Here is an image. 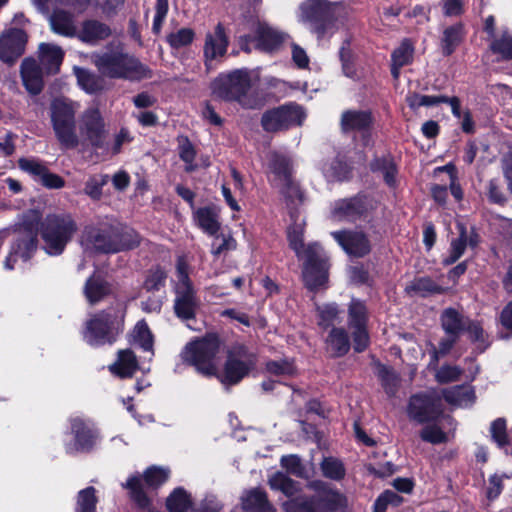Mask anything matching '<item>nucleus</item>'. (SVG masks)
I'll return each instance as SVG.
<instances>
[{
	"label": "nucleus",
	"mask_w": 512,
	"mask_h": 512,
	"mask_svg": "<svg viewBox=\"0 0 512 512\" xmlns=\"http://www.w3.org/2000/svg\"><path fill=\"white\" fill-rule=\"evenodd\" d=\"M272 183L281 190L290 208V217L293 224L288 227L287 238L290 248L295 252L298 259L304 261L303 278L306 286L317 289L323 286L328 279L327 257L318 243L303 242L305 220L297 215L292 205L301 203L302 192L298 185L291 179L292 162L283 154L272 153L269 162Z\"/></svg>",
	"instance_id": "nucleus-1"
},
{
	"label": "nucleus",
	"mask_w": 512,
	"mask_h": 512,
	"mask_svg": "<svg viewBox=\"0 0 512 512\" xmlns=\"http://www.w3.org/2000/svg\"><path fill=\"white\" fill-rule=\"evenodd\" d=\"M79 104L71 99L60 97L52 100L49 107L51 127L60 147L75 149L79 145L102 148L105 137V122L98 108L86 109L79 118L76 115Z\"/></svg>",
	"instance_id": "nucleus-2"
},
{
	"label": "nucleus",
	"mask_w": 512,
	"mask_h": 512,
	"mask_svg": "<svg viewBox=\"0 0 512 512\" xmlns=\"http://www.w3.org/2000/svg\"><path fill=\"white\" fill-rule=\"evenodd\" d=\"M251 85L250 73L240 69L219 75L212 83V91L222 100L236 101L246 109H259L263 102L256 92L251 91Z\"/></svg>",
	"instance_id": "nucleus-3"
},
{
	"label": "nucleus",
	"mask_w": 512,
	"mask_h": 512,
	"mask_svg": "<svg viewBox=\"0 0 512 512\" xmlns=\"http://www.w3.org/2000/svg\"><path fill=\"white\" fill-rule=\"evenodd\" d=\"M92 62L99 73L108 78L139 80L147 76L146 67L119 46L94 53Z\"/></svg>",
	"instance_id": "nucleus-4"
},
{
	"label": "nucleus",
	"mask_w": 512,
	"mask_h": 512,
	"mask_svg": "<svg viewBox=\"0 0 512 512\" xmlns=\"http://www.w3.org/2000/svg\"><path fill=\"white\" fill-rule=\"evenodd\" d=\"M222 352V343L216 334L189 342L182 351L185 362L193 365L198 372L206 376L217 375V367Z\"/></svg>",
	"instance_id": "nucleus-5"
},
{
	"label": "nucleus",
	"mask_w": 512,
	"mask_h": 512,
	"mask_svg": "<svg viewBox=\"0 0 512 512\" xmlns=\"http://www.w3.org/2000/svg\"><path fill=\"white\" fill-rule=\"evenodd\" d=\"M190 266L184 256H179L176 263L173 289L175 293L174 311L183 320L193 319L199 306L196 290L190 279Z\"/></svg>",
	"instance_id": "nucleus-6"
},
{
	"label": "nucleus",
	"mask_w": 512,
	"mask_h": 512,
	"mask_svg": "<svg viewBox=\"0 0 512 512\" xmlns=\"http://www.w3.org/2000/svg\"><path fill=\"white\" fill-rule=\"evenodd\" d=\"M77 231L73 217L68 213L49 214L41 224L44 248L49 255H60Z\"/></svg>",
	"instance_id": "nucleus-7"
},
{
	"label": "nucleus",
	"mask_w": 512,
	"mask_h": 512,
	"mask_svg": "<svg viewBox=\"0 0 512 512\" xmlns=\"http://www.w3.org/2000/svg\"><path fill=\"white\" fill-rule=\"evenodd\" d=\"M40 216L35 211H28L17 226V238L6 257L4 266L11 270L18 259L27 262L37 249V235L39 231Z\"/></svg>",
	"instance_id": "nucleus-8"
},
{
	"label": "nucleus",
	"mask_w": 512,
	"mask_h": 512,
	"mask_svg": "<svg viewBox=\"0 0 512 512\" xmlns=\"http://www.w3.org/2000/svg\"><path fill=\"white\" fill-rule=\"evenodd\" d=\"M131 242L118 243V233L110 225L102 227H86L81 238V245L86 252L99 251L105 253L118 252L124 249H132L139 245L140 237L135 231L128 232Z\"/></svg>",
	"instance_id": "nucleus-9"
},
{
	"label": "nucleus",
	"mask_w": 512,
	"mask_h": 512,
	"mask_svg": "<svg viewBox=\"0 0 512 512\" xmlns=\"http://www.w3.org/2000/svg\"><path fill=\"white\" fill-rule=\"evenodd\" d=\"M344 498L337 491L320 489L315 495H296L282 505L285 512H335L343 505Z\"/></svg>",
	"instance_id": "nucleus-10"
},
{
	"label": "nucleus",
	"mask_w": 512,
	"mask_h": 512,
	"mask_svg": "<svg viewBox=\"0 0 512 512\" xmlns=\"http://www.w3.org/2000/svg\"><path fill=\"white\" fill-rule=\"evenodd\" d=\"M121 330L120 316L102 311L86 322L83 338L90 346L98 347L112 344Z\"/></svg>",
	"instance_id": "nucleus-11"
},
{
	"label": "nucleus",
	"mask_w": 512,
	"mask_h": 512,
	"mask_svg": "<svg viewBox=\"0 0 512 512\" xmlns=\"http://www.w3.org/2000/svg\"><path fill=\"white\" fill-rule=\"evenodd\" d=\"M338 5L326 0H306L300 6V21L307 24L318 37L325 35L332 24Z\"/></svg>",
	"instance_id": "nucleus-12"
},
{
	"label": "nucleus",
	"mask_w": 512,
	"mask_h": 512,
	"mask_svg": "<svg viewBox=\"0 0 512 512\" xmlns=\"http://www.w3.org/2000/svg\"><path fill=\"white\" fill-rule=\"evenodd\" d=\"M368 311L363 301L353 298L348 306V327L352 333L353 348L360 353L369 345Z\"/></svg>",
	"instance_id": "nucleus-13"
},
{
	"label": "nucleus",
	"mask_w": 512,
	"mask_h": 512,
	"mask_svg": "<svg viewBox=\"0 0 512 512\" xmlns=\"http://www.w3.org/2000/svg\"><path fill=\"white\" fill-rule=\"evenodd\" d=\"M254 364L253 356L248 355L243 347H239L228 353L223 374L217 377L224 385L237 384L249 373Z\"/></svg>",
	"instance_id": "nucleus-14"
},
{
	"label": "nucleus",
	"mask_w": 512,
	"mask_h": 512,
	"mask_svg": "<svg viewBox=\"0 0 512 512\" xmlns=\"http://www.w3.org/2000/svg\"><path fill=\"white\" fill-rule=\"evenodd\" d=\"M305 116L300 106L291 104L266 112L261 122L264 130L274 132L292 125H301Z\"/></svg>",
	"instance_id": "nucleus-15"
},
{
	"label": "nucleus",
	"mask_w": 512,
	"mask_h": 512,
	"mask_svg": "<svg viewBox=\"0 0 512 512\" xmlns=\"http://www.w3.org/2000/svg\"><path fill=\"white\" fill-rule=\"evenodd\" d=\"M407 413L410 419L418 423L437 421L441 415L440 400L432 393L413 395Z\"/></svg>",
	"instance_id": "nucleus-16"
},
{
	"label": "nucleus",
	"mask_w": 512,
	"mask_h": 512,
	"mask_svg": "<svg viewBox=\"0 0 512 512\" xmlns=\"http://www.w3.org/2000/svg\"><path fill=\"white\" fill-rule=\"evenodd\" d=\"M72 439L65 443L68 454L90 451L98 440V432L81 418L71 419Z\"/></svg>",
	"instance_id": "nucleus-17"
},
{
	"label": "nucleus",
	"mask_w": 512,
	"mask_h": 512,
	"mask_svg": "<svg viewBox=\"0 0 512 512\" xmlns=\"http://www.w3.org/2000/svg\"><path fill=\"white\" fill-rule=\"evenodd\" d=\"M248 39L260 51L273 53L281 49L290 40V37L288 34L269 26L265 22H258L255 35L248 37Z\"/></svg>",
	"instance_id": "nucleus-18"
},
{
	"label": "nucleus",
	"mask_w": 512,
	"mask_h": 512,
	"mask_svg": "<svg viewBox=\"0 0 512 512\" xmlns=\"http://www.w3.org/2000/svg\"><path fill=\"white\" fill-rule=\"evenodd\" d=\"M229 37L222 23H218L212 31L205 34L203 56L205 66L210 68L215 60L223 58L228 50Z\"/></svg>",
	"instance_id": "nucleus-19"
},
{
	"label": "nucleus",
	"mask_w": 512,
	"mask_h": 512,
	"mask_svg": "<svg viewBox=\"0 0 512 512\" xmlns=\"http://www.w3.org/2000/svg\"><path fill=\"white\" fill-rule=\"evenodd\" d=\"M27 35L22 29L12 28L0 37V59L14 63L25 51Z\"/></svg>",
	"instance_id": "nucleus-20"
},
{
	"label": "nucleus",
	"mask_w": 512,
	"mask_h": 512,
	"mask_svg": "<svg viewBox=\"0 0 512 512\" xmlns=\"http://www.w3.org/2000/svg\"><path fill=\"white\" fill-rule=\"evenodd\" d=\"M367 210L368 204L365 197L356 196L340 199L335 201L331 211V217L335 221L354 222L362 218Z\"/></svg>",
	"instance_id": "nucleus-21"
},
{
	"label": "nucleus",
	"mask_w": 512,
	"mask_h": 512,
	"mask_svg": "<svg viewBox=\"0 0 512 512\" xmlns=\"http://www.w3.org/2000/svg\"><path fill=\"white\" fill-rule=\"evenodd\" d=\"M373 124V117L367 110H346L340 118L341 130L344 133L360 132L363 135L364 145L369 144V130Z\"/></svg>",
	"instance_id": "nucleus-22"
},
{
	"label": "nucleus",
	"mask_w": 512,
	"mask_h": 512,
	"mask_svg": "<svg viewBox=\"0 0 512 512\" xmlns=\"http://www.w3.org/2000/svg\"><path fill=\"white\" fill-rule=\"evenodd\" d=\"M343 250L355 257H363L370 252V243L366 235L357 231H336L331 233Z\"/></svg>",
	"instance_id": "nucleus-23"
},
{
	"label": "nucleus",
	"mask_w": 512,
	"mask_h": 512,
	"mask_svg": "<svg viewBox=\"0 0 512 512\" xmlns=\"http://www.w3.org/2000/svg\"><path fill=\"white\" fill-rule=\"evenodd\" d=\"M23 85L31 95H38L44 87L43 72L34 58H25L20 67Z\"/></svg>",
	"instance_id": "nucleus-24"
},
{
	"label": "nucleus",
	"mask_w": 512,
	"mask_h": 512,
	"mask_svg": "<svg viewBox=\"0 0 512 512\" xmlns=\"http://www.w3.org/2000/svg\"><path fill=\"white\" fill-rule=\"evenodd\" d=\"M110 34L111 29L108 25L98 20L90 19L81 24L76 36L84 43L95 45L108 38Z\"/></svg>",
	"instance_id": "nucleus-25"
},
{
	"label": "nucleus",
	"mask_w": 512,
	"mask_h": 512,
	"mask_svg": "<svg viewBox=\"0 0 512 512\" xmlns=\"http://www.w3.org/2000/svg\"><path fill=\"white\" fill-rule=\"evenodd\" d=\"M39 60L47 74H56L63 61V50L54 44L41 43L38 49Z\"/></svg>",
	"instance_id": "nucleus-26"
},
{
	"label": "nucleus",
	"mask_w": 512,
	"mask_h": 512,
	"mask_svg": "<svg viewBox=\"0 0 512 512\" xmlns=\"http://www.w3.org/2000/svg\"><path fill=\"white\" fill-rule=\"evenodd\" d=\"M220 209L216 206H206L194 211V220L196 224L205 233L215 235L220 229Z\"/></svg>",
	"instance_id": "nucleus-27"
},
{
	"label": "nucleus",
	"mask_w": 512,
	"mask_h": 512,
	"mask_svg": "<svg viewBox=\"0 0 512 512\" xmlns=\"http://www.w3.org/2000/svg\"><path fill=\"white\" fill-rule=\"evenodd\" d=\"M138 369V362L134 352L131 349L119 350L117 360L109 366L112 374L120 378H128Z\"/></svg>",
	"instance_id": "nucleus-28"
},
{
	"label": "nucleus",
	"mask_w": 512,
	"mask_h": 512,
	"mask_svg": "<svg viewBox=\"0 0 512 512\" xmlns=\"http://www.w3.org/2000/svg\"><path fill=\"white\" fill-rule=\"evenodd\" d=\"M242 508L245 512H276L267 494L260 489L250 490L242 496Z\"/></svg>",
	"instance_id": "nucleus-29"
},
{
	"label": "nucleus",
	"mask_w": 512,
	"mask_h": 512,
	"mask_svg": "<svg viewBox=\"0 0 512 512\" xmlns=\"http://www.w3.org/2000/svg\"><path fill=\"white\" fill-rule=\"evenodd\" d=\"M327 351L333 357H341L350 349V339L343 327H333L326 338Z\"/></svg>",
	"instance_id": "nucleus-30"
},
{
	"label": "nucleus",
	"mask_w": 512,
	"mask_h": 512,
	"mask_svg": "<svg viewBox=\"0 0 512 512\" xmlns=\"http://www.w3.org/2000/svg\"><path fill=\"white\" fill-rule=\"evenodd\" d=\"M442 329L446 334L460 336L469 324V319L454 308H446L440 316Z\"/></svg>",
	"instance_id": "nucleus-31"
},
{
	"label": "nucleus",
	"mask_w": 512,
	"mask_h": 512,
	"mask_svg": "<svg viewBox=\"0 0 512 512\" xmlns=\"http://www.w3.org/2000/svg\"><path fill=\"white\" fill-rule=\"evenodd\" d=\"M111 292L110 285L99 275L91 276L85 284L84 294L90 304H96Z\"/></svg>",
	"instance_id": "nucleus-32"
},
{
	"label": "nucleus",
	"mask_w": 512,
	"mask_h": 512,
	"mask_svg": "<svg viewBox=\"0 0 512 512\" xmlns=\"http://www.w3.org/2000/svg\"><path fill=\"white\" fill-rule=\"evenodd\" d=\"M50 25L57 34L68 37L76 36L77 34L73 15L68 12L62 10L55 11L50 17Z\"/></svg>",
	"instance_id": "nucleus-33"
},
{
	"label": "nucleus",
	"mask_w": 512,
	"mask_h": 512,
	"mask_svg": "<svg viewBox=\"0 0 512 512\" xmlns=\"http://www.w3.org/2000/svg\"><path fill=\"white\" fill-rule=\"evenodd\" d=\"M413 46L408 40H404L392 53L391 73L394 79H398L400 69L408 65L413 58Z\"/></svg>",
	"instance_id": "nucleus-34"
},
{
	"label": "nucleus",
	"mask_w": 512,
	"mask_h": 512,
	"mask_svg": "<svg viewBox=\"0 0 512 512\" xmlns=\"http://www.w3.org/2000/svg\"><path fill=\"white\" fill-rule=\"evenodd\" d=\"M269 486L273 490L281 491L287 497L292 498L300 490L299 483L289 478L282 472H277L269 478Z\"/></svg>",
	"instance_id": "nucleus-35"
},
{
	"label": "nucleus",
	"mask_w": 512,
	"mask_h": 512,
	"mask_svg": "<svg viewBox=\"0 0 512 512\" xmlns=\"http://www.w3.org/2000/svg\"><path fill=\"white\" fill-rule=\"evenodd\" d=\"M408 293L426 297L432 294H440L444 289L429 277L416 278L406 287Z\"/></svg>",
	"instance_id": "nucleus-36"
},
{
	"label": "nucleus",
	"mask_w": 512,
	"mask_h": 512,
	"mask_svg": "<svg viewBox=\"0 0 512 512\" xmlns=\"http://www.w3.org/2000/svg\"><path fill=\"white\" fill-rule=\"evenodd\" d=\"M130 342L132 345L138 346L153 355V338L148 325L144 321H139L135 325Z\"/></svg>",
	"instance_id": "nucleus-37"
},
{
	"label": "nucleus",
	"mask_w": 512,
	"mask_h": 512,
	"mask_svg": "<svg viewBox=\"0 0 512 512\" xmlns=\"http://www.w3.org/2000/svg\"><path fill=\"white\" fill-rule=\"evenodd\" d=\"M445 400L453 405L468 406L474 401V392L468 386H456L443 391Z\"/></svg>",
	"instance_id": "nucleus-38"
},
{
	"label": "nucleus",
	"mask_w": 512,
	"mask_h": 512,
	"mask_svg": "<svg viewBox=\"0 0 512 512\" xmlns=\"http://www.w3.org/2000/svg\"><path fill=\"white\" fill-rule=\"evenodd\" d=\"M457 228L459 231V236L458 238L451 241L449 255L443 260L445 265H451L455 263L463 255L467 246L468 235L465 226L461 223H458Z\"/></svg>",
	"instance_id": "nucleus-39"
},
{
	"label": "nucleus",
	"mask_w": 512,
	"mask_h": 512,
	"mask_svg": "<svg viewBox=\"0 0 512 512\" xmlns=\"http://www.w3.org/2000/svg\"><path fill=\"white\" fill-rule=\"evenodd\" d=\"M464 36L463 26L456 24L446 28L443 32L441 47L444 55H451L461 43Z\"/></svg>",
	"instance_id": "nucleus-40"
},
{
	"label": "nucleus",
	"mask_w": 512,
	"mask_h": 512,
	"mask_svg": "<svg viewBox=\"0 0 512 512\" xmlns=\"http://www.w3.org/2000/svg\"><path fill=\"white\" fill-rule=\"evenodd\" d=\"M322 475L334 481H340L345 477L346 468L344 463L333 456L324 457L320 463Z\"/></svg>",
	"instance_id": "nucleus-41"
},
{
	"label": "nucleus",
	"mask_w": 512,
	"mask_h": 512,
	"mask_svg": "<svg viewBox=\"0 0 512 512\" xmlns=\"http://www.w3.org/2000/svg\"><path fill=\"white\" fill-rule=\"evenodd\" d=\"M370 167L373 172H379L383 175L386 184L389 186L395 184L397 169L394 160L390 156L374 159Z\"/></svg>",
	"instance_id": "nucleus-42"
},
{
	"label": "nucleus",
	"mask_w": 512,
	"mask_h": 512,
	"mask_svg": "<svg viewBox=\"0 0 512 512\" xmlns=\"http://www.w3.org/2000/svg\"><path fill=\"white\" fill-rule=\"evenodd\" d=\"M377 376L379 377L382 387L389 396H394L400 384L399 375L391 368L379 364L377 366Z\"/></svg>",
	"instance_id": "nucleus-43"
},
{
	"label": "nucleus",
	"mask_w": 512,
	"mask_h": 512,
	"mask_svg": "<svg viewBox=\"0 0 512 512\" xmlns=\"http://www.w3.org/2000/svg\"><path fill=\"white\" fill-rule=\"evenodd\" d=\"M78 84L87 93H96L103 89L102 79L84 68H75Z\"/></svg>",
	"instance_id": "nucleus-44"
},
{
	"label": "nucleus",
	"mask_w": 512,
	"mask_h": 512,
	"mask_svg": "<svg viewBox=\"0 0 512 512\" xmlns=\"http://www.w3.org/2000/svg\"><path fill=\"white\" fill-rule=\"evenodd\" d=\"M491 51L504 59H512V34L507 30L499 32L497 37L491 39L489 44Z\"/></svg>",
	"instance_id": "nucleus-45"
},
{
	"label": "nucleus",
	"mask_w": 512,
	"mask_h": 512,
	"mask_svg": "<svg viewBox=\"0 0 512 512\" xmlns=\"http://www.w3.org/2000/svg\"><path fill=\"white\" fill-rule=\"evenodd\" d=\"M191 504L190 495L183 488H176L166 501L169 512H187Z\"/></svg>",
	"instance_id": "nucleus-46"
},
{
	"label": "nucleus",
	"mask_w": 512,
	"mask_h": 512,
	"mask_svg": "<svg viewBox=\"0 0 512 512\" xmlns=\"http://www.w3.org/2000/svg\"><path fill=\"white\" fill-rule=\"evenodd\" d=\"M211 244V254L215 257L233 251L237 247V242L230 233L215 234Z\"/></svg>",
	"instance_id": "nucleus-47"
},
{
	"label": "nucleus",
	"mask_w": 512,
	"mask_h": 512,
	"mask_svg": "<svg viewBox=\"0 0 512 512\" xmlns=\"http://www.w3.org/2000/svg\"><path fill=\"white\" fill-rule=\"evenodd\" d=\"M94 487H87L79 491L75 512H96L97 497Z\"/></svg>",
	"instance_id": "nucleus-48"
},
{
	"label": "nucleus",
	"mask_w": 512,
	"mask_h": 512,
	"mask_svg": "<svg viewBox=\"0 0 512 512\" xmlns=\"http://www.w3.org/2000/svg\"><path fill=\"white\" fill-rule=\"evenodd\" d=\"M323 173L329 181H342L348 178L350 167L341 160H334L323 167Z\"/></svg>",
	"instance_id": "nucleus-49"
},
{
	"label": "nucleus",
	"mask_w": 512,
	"mask_h": 512,
	"mask_svg": "<svg viewBox=\"0 0 512 512\" xmlns=\"http://www.w3.org/2000/svg\"><path fill=\"white\" fill-rule=\"evenodd\" d=\"M126 488L130 490V494L132 499L137 503V505L141 508L149 507L150 500L147 497L146 493L142 489V480L138 476H132L128 479Z\"/></svg>",
	"instance_id": "nucleus-50"
},
{
	"label": "nucleus",
	"mask_w": 512,
	"mask_h": 512,
	"mask_svg": "<svg viewBox=\"0 0 512 512\" xmlns=\"http://www.w3.org/2000/svg\"><path fill=\"white\" fill-rule=\"evenodd\" d=\"M195 38V32L191 28H181L167 36V42L174 49L190 45Z\"/></svg>",
	"instance_id": "nucleus-51"
},
{
	"label": "nucleus",
	"mask_w": 512,
	"mask_h": 512,
	"mask_svg": "<svg viewBox=\"0 0 512 512\" xmlns=\"http://www.w3.org/2000/svg\"><path fill=\"white\" fill-rule=\"evenodd\" d=\"M167 278V273L160 267L152 268L148 271L143 288L148 291H158L164 287Z\"/></svg>",
	"instance_id": "nucleus-52"
},
{
	"label": "nucleus",
	"mask_w": 512,
	"mask_h": 512,
	"mask_svg": "<svg viewBox=\"0 0 512 512\" xmlns=\"http://www.w3.org/2000/svg\"><path fill=\"white\" fill-rule=\"evenodd\" d=\"M319 316V325L329 327L340 321L341 311L337 304L330 303L317 308Z\"/></svg>",
	"instance_id": "nucleus-53"
},
{
	"label": "nucleus",
	"mask_w": 512,
	"mask_h": 512,
	"mask_svg": "<svg viewBox=\"0 0 512 512\" xmlns=\"http://www.w3.org/2000/svg\"><path fill=\"white\" fill-rule=\"evenodd\" d=\"M446 335L447 336L439 342L438 348L433 347L432 353H431V361L429 363L430 367H432V366L435 367L439 361V358L441 356H444L447 353H449V351L452 349V347L454 346V344L456 343V341L459 338L458 335H453V334H446Z\"/></svg>",
	"instance_id": "nucleus-54"
},
{
	"label": "nucleus",
	"mask_w": 512,
	"mask_h": 512,
	"mask_svg": "<svg viewBox=\"0 0 512 512\" xmlns=\"http://www.w3.org/2000/svg\"><path fill=\"white\" fill-rule=\"evenodd\" d=\"M170 471L162 467L148 468L144 473V481L148 487L157 488L167 481Z\"/></svg>",
	"instance_id": "nucleus-55"
},
{
	"label": "nucleus",
	"mask_w": 512,
	"mask_h": 512,
	"mask_svg": "<svg viewBox=\"0 0 512 512\" xmlns=\"http://www.w3.org/2000/svg\"><path fill=\"white\" fill-rule=\"evenodd\" d=\"M108 180V175H95L90 177L85 184V193L92 199H100L102 187L108 183Z\"/></svg>",
	"instance_id": "nucleus-56"
},
{
	"label": "nucleus",
	"mask_w": 512,
	"mask_h": 512,
	"mask_svg": "<svg viewBox=\"0 0 512 512\" xmlns=\"http://www.w3.org/2000/svg\"><path fill=\"white\" fill-rule=\"evenodd\" d=\"M420 436L422 440L431 444H440L447 442L448 435L440 428L438 424H432L425 426Z\"/></svg>",
	"instance_id": "nucleus-57"
},
{
	"label": "nucleus",
	"mask_w": 512,
	"mask_h": 512,
	"mask_svg": "<svg viewBox=\"0 0 512 512\" xmlns=\"http://www.w3.org/2000/svg\"><path fill=\"white\" fill-rule=\"evenodd\" d=\"M490 434L492 440L499 446L504 447L508 443L506 421L498 418L491 423Z\"/></svg>",
	"instance_id": "nucleus-58"
},
{
	"label": "nucleus",
	"mask_w": 512,
	"mask_h": 512,
	"mask_svg": "<svg viewBox=\"0 0 512 512\" xmlns=\"http://www.w3.org/2000/svg\"><path fill=\"white\" fill-rule=\"evenodd\" d=\"M19 167L32 175L36 181H40L42 176L44 175L45 171L47 170V167L36 159H27L23 158L19 160Z\"/></svg>",
	"instance_id": "nucleus-59"
},
{
	"label": "nucleus",
	"mask_w": 512,
	"mask_h": 512,
	"mask_svg": "<svg viewBox=\"0 0 512 512\" xmlns=\"http://www.w3.org/2000/svg\"><path fill=\"white\" fill-rule=\"evenodd\" d=\"M266 370L276 376H288L295 373V367L288 360L269 361L266 364Z\"/></svg>",
	"instance_id": "nucleus-60"
},
{
	"label": "nucleus",
	"mask_w": 512,
	"mask_h": 512,
	"mask_svg": "<svg viewBox=\"0 0 512 512\" xmlns=\"http://www.w3.org/2000/svg\"><path fill=\"white\" fill-rule=\"evenodd\" d=\"M462 370L457 366L444 365L436 371L435 378L441 384L457 381Z\"/></svg>",
	"instance_id": "nucleus-61"
},
{
	"label": "nucleus",
	"mask_w": 512,
	"mask_h": 512,
	"mask_svg": "<svg viewBox=\"0 0 512 512\" xmlns=\"http://www.w3.org/2000/svg\"><path fill=\"white\" fill-rule=\"evenodd\" d=\"M179 156L187 164L186 171H193L195 150L187 138H181L179 140Z\"/></svg>",
	"instance_id": "nucleus-62"
},
{
	"label": "nucleus",
	"mask_w": 512,
	"mask_h": 512,
	"mask_svg": "<svg viewBox=\"0 0 512 512\" xmlns=\"http://www.w3.org/2000/svg\"><path fill=\"white\" fill-rule=\"evenodd\" d=\"M487 196L490 202L502 205L506 202V195L498 179H491L487 184Z\"/></svg>",
	"instance_id": "nucleus-63"
},
{
	"label": "nucleus",
	"mask_w": 512,
	"mask_h": 512,
	"mask_svg": "<svg viewBox=\"0 0 512 512\" xmlns=\"http://www.w3.org/2000/svg\"><path fill=\"white\" fill-rule=\"evenodd\" d=\"M281 465L287 472L302 477L305 474V468L301 463V459L296 455L283 456L281 458Z\"/></svg>",
	"instance_id": "nucleus-64"
}]
</instances>
